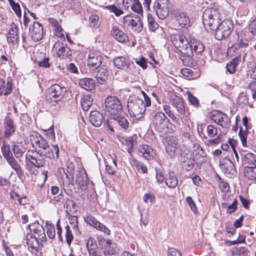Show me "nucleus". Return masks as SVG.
Wrapping results in <instances>:
<instances>
[{
	"label": "nucleus",
	"instance_id": "f257e3e1",
	"mask_svg": "<svg viewBox=\"0 0 256 256\" xmlns=\"http://www.w3.org/2000/svg\"><path fill=\"white\" fill-rule=\"evenodd\" d=\"M222 16L216 8H208L203 12L202 23L205 28L214 34L215 38L222 40L228 37L234 29L233 22L230 19L222 20Z\"/></svg>",
	"mask_w": 256,
	"mask_h": 256
},
{
	"label": "nucleus",
	"instance_id": "f03ea898",
	"mask_svg": "<svg viewBox=\"0 0 256 256\" xmlns=\"http://www.w3.org/2000/svg\"><path fill=\"white\" fill-rule=\"evenodd\" d=\"M35 145L36 154L34 156L42 160L46 158L55 160H58L60 150L58 144L52 145L50 147L46 140L42 137Z\"/></svg>",
	"mask_w": 256,
	"mask_h": 256
},
{
	"label": "nucleus",
	"instance_id": "7ed1b4c3",
	"mask_svg": "<svg viewBox=\"0 0 256 256\" xmlns=\"http://www.w3.org/2000/svg\"><path fill=\"white\" fill-rule=\"evenodd\" d=\"M154 129L161 134H172L176 130V126L170 122L165 114L161 112H156L152 118Z\"/></svg>",
	"mask_w": 256,
	"mask_h": 256
},
{
	"label": "nucleus",
	"instance_id": "20e7f679",
	"mask_svg": "<svg viewBox=\"0 0 256 256\" xmlns=\"http://www.w3.org/2000/svg\"><path fill=\"white\" fill-rule=\"evenodd\" d=\"M104 106L110 117L118 116L122 112V106L119 99L114 96H108L104 101Z\"/></svg>",
	"mask_w": 256,
	"mask_h": 256
},
{
	"label": "nucleus",
	"instance_id": "39448f33",
	"mask_svg": "<svg viewBox=\"0 0 256 256\" xmlns=\"http://www.w3.org/2000/svg\"><path fill=\"white\" fill-rule=\"evenodd\" d=\"M25 158L27 170L32 174L34 175L38 173V170L36 168L44 167L46 162V160H42L30 154H26Z\"/></svg>",
	"mask_w": 256,
	"mask_h": 256
},
{
	"label": "nucleus",
	"instance_id": "423d86ee",
	"mask_svg": "<svg viewBox=\"0 0 256 256\" xmlns=\"http://www.w3.org/2000/svg\"><path fill=\"white\" fill-rule=\"evenodd\" d=\"M128 112L131 116L137 117L143 114L146 110L142 100L135 98L134 100L128 99L127 104Z\"/></svg>",
	"mask_w": 256,
	"mask_h": 256
},
{
	"label": "nucleus",
	"instance_id": "0eeeda50",
	"mask_svg": "<svg viewBox=\"0 0 256 256\" xmlns=\"http://www.w3.org/2000/svg\"><path fill=\"white\" fill-rule=\"evenodd\" d=\"M170 4V0H155L153 9L160 19L164 20L168 16Z\"/></svg>",
	"mask_w": 256,
	"mask_h": 256
},
{
	"label": "nucleus",
	"instance_id": "6e6552de",
	"mask_svg": "<svg viewBox=\"0 0 256 256\" xmlns=\"http://www.w3.org/2000/svg\"><path fill=\"white\" fill-rule=\"evenodd\" d=\"M180 51V54H179V58L182 60L184 65L188 66L196 65V62L192 58L194 52L190 46V42L185 44Z\"/></svg>",
	"mask_w": 256,
	"mask_h": 256
},
{
	"label": "nucleus",
	"instance_id": "1a4fd4ad",
	"mask_svg": "<svg viewBox=\"0 0 256 256\" xmlns=\"http://www.w3.org/2000/svg\"><path fill=\"white\" fill-rule=\"evenodd\" d=\"M66 90L67 88L66 86L58 84H54L48 88L47 97L52 101L58 102L64 98Z\"/></svg>",
	"mask_w": 256,
	"mask_h": 256
},
{
	"label": "nucleus",
	"instance_id": "9d476101",
	"mask_svg": "<svg viewBox=\"0 0 256 256\" xmlns=\"http://www.w3.org/2000/svg\"><path fill=\"white\" fill-rule=\"evenodd\" d=\"M219 163L221 170L226 176L232 178L236 176V168L230 158L226 157L220 159Z\"/></svg>",
	"mask_w": 256,
	"mask_h": 256
},
{
	"label": "nucleus",
	"instance_id": "9b49d317",
	"mask_svg": "<svg viewBox=\"0 0 256 256\" xmlns=\"http://www.w3.org/2000/svg\"><path fill=\"white\" fill-rule=\"evenodd\" d=\"M10 114H8L4 120V138L9 140L16 132V125L14 120L10 116Z\"/></svg>",
	"mask_w": 256,
	"mask_h": 256
},
{
	"label": "nucleus",
	"instance_id": "f8f14e48",
	"mask_svg": "<svg viewBox=\"0 0 256 256\" xmlns=\"http://www.w3.org/2000/svg\"><path fill=\"white\" fill-rule=\"evenodd\" d=\"M28 31V34L34 41L38 42L42 39L43 26L38 22H34L32 26L29 28Z\"/></svg>",
	"mask_w": 256,
	"mask_h": 256
},
{
	"label": "nucleus",
	"instance_id": "ddd939ff",
	"mask_svg": "<svg viewBox=\"0 0 256 256\" xmlns=\"http://www.w3.org/2000/svg\"><path fill=\"white\" fill-rule=\"evenodd\" d=\"M179 146L177 140L173 136H170L166 138V144L165 146L166 150L168 154L171 157L174 158L176 156V150Z\"/></svg>",
	"mask_w": 256,
	"mask_h": 256
},
{
	"label": "nucleus",
	"instance_id": "4468645a",
	"mask_svg": "<svg viewBox=\"0 0 256 256\" xmlns=\"http://www.w3.org/2000/svg\"><path fill=\"white\" fill-rule=\"evenodd\" d=\"M102 56L97 52H90L88 58V64L92 70L98 69L102 64Z\"/></svg>",
	"mask_w": 256,
	"mask_h": 256
},
{
	"label": "nucleus",
	"instance_id": "2eb2a0df",
	"mask_svg": "<svg viewBox=\"0 0 256 256\" xmlns=\"http://www.w3.org/2000/svg\"><path fill=\"white\" fill-rule=\"evenodd\" d=\"M76 183L77 185L79 186V188L82 190H86L88 188V186L90 182L88 179L87 174L85 170L78 172L76 174Z\"/></svg>",
	"mask_w": 256,
	"mask_h": 256
},
{
	"label": "nucleus",
	"instance_id": "dca6fc26",
	"mask_svg": "<svg viewBox=\"0 0 256 256\" xmlns=\"http://www.w3.org/2000/svg\"><path fill=\"white\" fill-rule=\"evenodd\" d=\"M113 62L118 68L126 71L130 68L131 64H133L132 62L122 56H116L113 60Z\"/></svg>",
	"mask_w": 256,
	"mask_h": 256
},
{
	"label": "nucleus",
	"instance_id": "f3484780",
	"mask_svg": "<svg viewBox=\"0 0 256 256\" xmlns=\"http://www.w3.org/2000/svg\"><path fill=\"white\" fill-rule=\"evenodd\" d=\"M12 79L8 77L6 80V84L2 78H0V96H2L10 94L13 90V84Z\"/></svg>",
	"mask_w": 256,
	"mask_h": 256
},
{
	"label": "nucleus",
	"instance_id": "a211bd4d",
	"mask_svg": "<svg viewBox=\"0 0 256 256\" xmlns=\"http://www.w3.org/2000/svg\"><path fill=\"white\" fill-rule=\"evenodd\" d=\"M248 42L249 41L247 38H241L238 40L237 42L234 44L232 46L228 48V52H233L240 54V52L242 51L244 48L248 46Z\"/></svg>",
	"mask_w": 256,
	"mask_h": 256
},
{
	"label": "nucleus",
	"instance_id": "6ab92c4d",
	"mask_svg": "<svg viewBox=\"0 0 256 256\" xmlns=\"http://www.w3.org/2000/svg\"><path fill=\"white\" fill-rule=\"evenodd\" d=\"M103 114L98 110H93L90 112L89 120L91 124L96 127H99L104 120Z\"/></svg>",
	"mask_w": 256,
	"mask_h": 256
},
{
	"label": "nucleus",
	"instance_id": "aec40b11",
	"mask_svg": "<svg viewBox=\"0 0 256 256\" xmlns=\"http://www.w3.org/2000/svg\"><path fill=\"white\" fill-rule=\"evenodd\" d=\"M111 32L114 38L120 42L124 43L128 40V36L116 26L112 27Z\"/></svg>",
	"mask_w": 256,
	"mask_h": 256
},
{
	"label": "nucleus",
	"instance_id": "412c9836",
	"mask_svg": "<svg viewBox=\"0 0 256 256\" xmlns=\"http://www.w3.org/2000/svg\"><path fill=\"white\" fill-rule=\"evenodd\" d=\"M110 118V120H113V124H118V126L123 128L124 130L128 129L129 122L126 118L122 116L121 114H119L118 116H112Z\"/></svg>",
	"mask_w": 256,
	"mask_h": 256
},
{
	"label": "nucleus",
	"instance_id": "4be33fe9",
	"mask_svg": "<svg viewBox=\"0 0 256 256\" xmlns=\"http://www.w3.org/2000/svg\"><path fill=\"white\" fill-rule=\"evenodd\" d=\"M138 150L147 160L150 161L153 159L152 152L154 149L150 146L146 144H142L139 146Z\"/></svg>",
	"mask_w": 256,
	"mask_h": 256
},
{
	"label": "nucleus",
	"instance_id": "5701e85b",
	"mask_svg": "<svg viewBox=\"0 0 256 256\" xmlns=\"http://www.w3.org/2000/svg\"><path fill=\"white\" fill-rule=\"evenodd\" d=\"M38 240L36 235L28 233L26 236V244L29 248L32 250H34L38 252V248L40 246Z\"/></svg>",
	"mask_w": 256,
	"mask_h": 256
},
{
	"label": "nucleus",
	"instance_id": "b1692460",
	"mask_svg": "<svg viewBox=\"0 0 256 256\" xmlns=\"http://www.w3.org/2000/svg\"><path fill=\"white\" fill-rule=\"evenodd\" d=\"M190 42L193 52H194L198 55H202L205 49L204 44L200 40L195 38H192Z\"/></svg>",
	"mask_w": 256,
	"mask_h": 256
},
{
	"label": "nucleus",
	"instance_id": "393cba45",
	"mask_svg": "<svg viewBox=\"0 0 256 256\" xmlns=\"http://www.w3.org/2000/svg\"><path fill=\"white\" fill-rule=\"evenodd\" d=\"M80 86L88 91H90L95 88V80L90 78H84L79 80Z\"/></svg>",
	"mask_w": 256,
	"mask_h": 256
},
{
	"label": "nucleus",
	"instance_id": "a878e982",
	"mask_svg": "<svg viewBox=\"0 0 256 256\" xmlns=\"http://www.w3.org/2000/svg\"><path fill=\"white\" fill-rule=\"evenodd\" d=\"M172 105L175 107L180 114H185V102L183 99L179 96H176L172 101Z\"/></svg>",
	"mask_w": 256,
	"mask_h": 256
},
{
	"label": "nucleus",
	"instance_id": "bb28decb",
	"mask_svg": "<svg viewBox=\"0 0 256 256\" xmlns=\"http://www.w3.org/2000/svg\"><path fill=\"white\" fill-rule=\"evenodd\" d=\"M242 162L244 164L251 166H256V155L251 152L245 154H241Z\"/></svg>",
	"mask_w": 256,
	"mask_h": 256
},
{
	"label": "nucleus",
	"instance_id": "cd10ccee",
	"mask_svg": "<svg viewBox=\"0 0 256 256\" xmlns=\"http://www.w3.org/2000/svg\"><path fill=\"white\" fill-rule=\"evenodd\" d=\"M7 162L10 166L15 171L18 176L20 178H22L24 176V172L22 168L18 162L14 158H12L7 160Z\"/></svg>",
	"mask_w": 256,
	"mask_h": 256
},
{
	"label": "nucleus",
	"instance_id": "c85d7f7f",
	"mask_svg": "<svg viewBox=\"0 0 256 256\" xmlns=\"http://www.w3.org/2000/svg\"><path fill=\"white\" fill-rule=\"evenodd\" d=\"M165 183L170 188H174L178 184V178L174 172H169L168 174L166 175Z\"/></svg>",
	"mask_w": 256,
	"mask_h": 256
},
{
	"label": "nucleus",
	"instance_id": "c756f323",
	"mask_svg": "<svg viewBox=\"0 0 256 256\" xmlns=\"http://www.w3.org/2000/svg\"><path fill=\"white\" fill-rule=\"evenodd\" d=\"M182 161L183 166L187 172L190 171L194 168V158L192 154H188L184 156Z\"/></svg>",
	"mask_w": 256,
	"mask_h": 256
},
{
	"label": "nucleus",
	"instance_id": "7c9ffc66",
	"mask_svg": "<svg viewBox=\"0 0 256 256\" xmlns=\"http://www.w3.org/2000/svg\"><path fill=\"white\" fill-rule=\"evenodd\" d=\"M240 60V58L238 56H236L234 58L232 59L226 64V71L230 74H234L236 71V68L238 66Z\"/></svg>",
	"mask_w": 256,
	"mask_h": 256
},
{
	"label": "nucleus",
	"instance_id": "2f4dec72",
	"mask_svg": "<svg viewBox=\"0 0 256 256\" xmlns=\"http://www.w3.org/2000/svg\"><path fill=\"white\" fill-rule=\"evenodd\" d=\"M244 176L248 179L256 182V166H246L244 169Z\"/></svg>",
	"mask_w": 256,
	"mask_h": 256
},
{
	"label": "nucleus",
	"instance_id": "473e14b6",
	"mask_svg": "<svg viewBox=\"0 0 256 256\" xmlns=\"http://www.w3.org/2000/svg\"><path fill=\"white\" fill-rule=\"evenodd\" d=\"M11 144L12 150L15 157L17 158H20L25 152V148L20 146L18 143H16L14 140L11 142Z\"/></svg>",
	"mask_w": 256,
	"mask_h": 256
},
{
	"label": "nucleus",
	"instance_id": "72a5a7b5",
	"mask_svg": "<svg viewBox=\"0 0 256 256\" xmlns=\"http://www.w3.org/2000/svg\"><path fill=\"white\" fill-rule=\"evenodd\" d=\"M1 150L4 157L6 161L14 158L13 154L10 150V146L6 141H2Z\"/></svg>",
	"mask_w": 256,
	"mask_h": 256
},
{
	"label": "nucleus",
	"instance_id": "f704fd0d",
	"mask_svg": "<svg viewBox=\"0 0 256 256\" xmlns=\"http://www.w3.org/2000/svg\"><path fill=\"white\" fill-rule=\"evenodd\" d=\"M18 30L16 26L12 27L9 30L8 36V40L12 43L18 42L19 41V37L18 34Z\"/></svg>",
	"mask_w": 256,
	"mask_h": 256
},
{
	"label": "nucleus",
	"instance_id": "c9c22d12",
	"mask_svg": "<svg viewBox=\"0 0 256 256\" xmlns=\"http://www.w3.org/2000/svg\"><path fill=\"white\" fill-rule=\"evenodd\" d=\"M176 20L180 26L182 28H187L190 26V22L189 18L188 16L184 13L180 14L176 16Z\"/></svg>",
	"mask_w": 256,
	"mask_h": 256
},
{
	"label": "nucleus",
	"instance_id": "e433bc0d",
	"mask_svg": "<svg viewBox=\"0 0 256 256\" xmlns=\"http://www.w3.org/2000/svg\"><path fill=\"white\" fill-rule=\"evenodd\" d=\"M55 48L58 57L64 58L68 57V54H66V48L64 46H60V44H54L53 46V49Z\"/></svg>",
	"mask_w": 256,
	"mask_h": 256
},
{
	"label": "nucleus",
	"instance_id": "4c0bfd02",
	"mask_svg": "<svg viewBox=\"0 0 256 256\" xmlns=\"http://www.w3.org/2000/svg\"><path fill=\"white\" fill-rule=\"evenodd\" d=\"M80 104L83 110L84 111H88L92 104L90 96L89 95L84 96L81 98Z\"/></svg>",
	"mask_w": 256,
	"mask_h": 256
},
{
	"label": "nucleus",
	"instance_id": "58836bf2",
	"mask_svg": "<svg viewBox=\"0 0 256 256\" xmlns=\"http://www.w3.org/2000/svg\"><path fill=\"white\" fill-rule=\"evenodd\" d=\"M132 166L136 167L138 172L140 173L146 174L148 172V168L142 162L135 158L132 160Z\"/></svg>",
	"mask_w": 256,
	"mask_h": 256
},
{
	"label": "nucleus",
	"instance_id": "ea45409f",
	"mask_svg": "<svg viewBox=\"0 0 256 256\" xmlns=\"http://www.w3.org/2000/svg\"><path fill=\"white\" fill-rule=\"evenodd\" d=\"M155 172L157 182L158 184L162 183L166 178L164 174V170L160 166L155 168Z\"/></svg>",
	"mask_w": 256,
	"mask_h": 256
},
{
	"label": "nucleus",
	"instance_id": "a19ab883",
	"mask_svg": "<svg viewBox=\"0 0 256 256\" xmlns=\"http://www.w3.org/2000/svg\"><path fill=\"white\" fill-rule=\"evenodd\" d=\"M147 18L149 30L155 32L158 28V24L155 20L151 14H148L147 16Z\"/></svg>",
	"mask_w": 256,
	"mask_h": 256
},
{
	"label": "nucleus",
	"instance_id": "79ce46f5",
	"mask_svg": "<svg viewBox=\"0 0 256 256\" xmlns=\"http://www.w3.org/2000/svg\"><path fill=\"white\" fill-rule=\"evenodd\" d=\"M136 18L137 19V20H136L133 19L131 26L132 28H134V30L137 31L138 32H142L143 29L142 22L139 16H137Z\"/></svg>",
	"mask_w": 256,
	"mask_h": 256
},
{
	"label": "nucleus",
	"instance_id": "37998d69",
	"mask_svg": "<svg viewBox=\"0 0 256 256\" xmlns=\"http://www.w3.org/2000/svg\"><path fill=\"white\" fill-rule=\"evenodd\" d=\"M86 248L88 254L96 252L95 250L97 248L96 240L92 237H90L86 244Z\"/></svg>",
	"mask_w": 256,
	"mask_h": 256
},
{
	"label": "nucleus",
	"instance_id": "c03bdc74",
	"mask_svg": "<svg viewBox=\"0 0 256 256\" xmlns=\"http://www.w3.org/2000/svg\"><path fill=\"white\" fill-rule=\"evenodd\" d=\"M188 99L189 102L194 107L198 108L201 106L198 99L190 92H188Z\"/></svg>",
	"mask_w": 256,
	"mask_h": 256
},
{
	"label": "nucleus",
	"instance_id": "a18cd8bd",
	"mask_svg": "<svg viewBox=\"0 0 256 256\" xmlns=\"http://www.w3.org/2000/svg\"><path fill=\"white\" fill-rule=\"evenodd\" d=\"M34 234H36L38 239L43 242L46 241V238L45 234V230L44 227L42 226H38V228L34 232Z\"/></svg>",
	"mask_w": 256,
	"mask_h": 256
},
{
	"label": "nucleus",
	"instance_id": "49530a36",
	"mask_svg": "<svg viewBox=\"0 0 256 256\" xmlns=\"http://www.w3.org/2000/svg\"><path fill=\"white\" fill-rule=\"evenodd\" d=\"M131 9L132 11L139 14H143L142 7L139 0H133Z\"/></svg>",
	"mask_w": 256,
	"mask_h": 256
},
{
	"label": "nucleus",
	"instance_id": "de8ad7c7",
	"mask_svg": "<svg viewBox=\"0 0 256 256\" xmlns=\"http://www.w3.org/2000/svg\"><path fill=\"white\" fill-rule=\"evenodd\" d=\"M248 130L246 131L243 130L242 127H240L238 132V136L242 142V144L244 146H247V136L248 134Z\"/></svg>",
	"mask_w": 256,
	"mask_h": 256
},
{
	"label": "nucleus",
	"instance_id": "09e8293b",
	"mask_svg": "<svg viewBox=\"0 0 256 256\" xmlns=\"http://www.w3.org/2000/svg\"><path fill=\"white\" fill-rule=\"evenodd\" d=\"M10 198L11 199H14V196L18 198V202L20 205H24L26 204V202L24 200L26 199V197L25 196H20L14 190L10 192Z\"/></svg>",
	"mask_w": 256,
	"mask_h": 256
},
{
	"label": "nucleus",
	"instance_id": "8fccbe9b",
	"mask_svg": "<svg viewBox=\"0 0 256 256\" xmlns=\"http://www.w3.org/2000/svg\"><path fill=\"white\" fill-rule=\"evenodd\" d=\"M43 136H42L39 133L36 132H32L30 135V138L32 142V144L34 147V144H36L37 142L42 138Z\"/></svg>",
	"mask_w": 256,
	"mask_h": 256
},
{
	"label": "nucleus",
	"instance_id": "3c124183",
	"mask_svg": "<svg viewBox=\"0 0 256 256\" xmlns=\"http://www.w3.org/2000/svg\"><path fill=\"white\" fill-rule=\"evenodd\" d=\"M20 123L23 126H25L30 125L32 122V119L30 118L27 113L22 114L20 115Z\"/></svg>",
	"mask_w": 256,
	"mask_h": 256
},
{
	"label": "nucleus",
	"instance_id": "603ef678",
	"mask_svg": "<svg viewBox=\"0 0 256 256\" xmlns=\"http://www.w3.org/2000/svg\"><path fill=\"white\" fill-rule=\"evenodd\" d=\"M143 200L145 203H148L150 202L151 204H153L156 202V196L152 192L146 193L144 195Z\"/></svg>",
	"mask_w": 256,
	"mask_h": 256
},
{
	"label": "nucleus",
	"instance_id": "864d4df0",
	"mask_svg": "<svg viewBox=\"0 0 256 256\" xmlns=\"http://www.w3.org/2000/svg\"><path fill=\"white\" fill-rule=\"evenodd\" d=\"M84 221L90 226H92L94 228L97 225L98 222L96 218L91 214L87 215L86 217L84 218Z\"/></svg>",
	"mask_w": 256,
	"mask_h": 256
},
{
	"label": "nucleus",
	"instance_id": "5fc2aeb1",
	"mask_svg": "<svg viewBox=\"0 0 256 256\" xmlns=\"http://www.w3.org/2000/svg\"><path fill=\"white\" fill-rule=\"evenodd\" d=\"M47 224V234L50 238L54 239L55 238L56 232L54 229V225L52 224H48V222H46Z\"/></svg>",
	"mask_w": 256,
	"mask_h": 256
},
{
	"label": "nucleus",
	"instance_id": "6e6d98bb",
	"mask_svg": "<svg viewBox=\"0 0 256 256\" xmlns=\"http://www.w3.org/2000/svg\"><path fill=\"white\" fill-rule=\"evenodd\" d=\"M206 130L208 136L210 138L214 137L215 136L217 135L218 133V129L216 128L212 124L208 126Z\"/></svg>",
	"mask_w": 256,
	"mask_h": 256
},
{
	"label": "nucleus",
	"instance_id": "4d7b16f0",
	"mask_svg": "<svg viewBox=\"0 0 256 256\" xmlns=\"http://www.w3.org/2000/svg\"><path fill=\"white\" fill-rule=\"evenodd\" d=\"M186 200L188 206L190 207V210L195 214H196L198 212V209L197 207L196 206V204L192 200V198L190 196H187L186 198Z\"/></svg>",
	"mask_w": 256,
	"mask_h": 256
},
{
	"label": "nucleus",
	"instance_id": "13d9d810",
	"mask_svg": "<svg viewBox=\"0 0 256 256\" xmlns=\"http://www.w3.org/2000/svg\"><path fill=\"white\" fill-rule=\"evenodd\" d=\"M238 200L236 198L234 199L232 204H228L227 207L226 214H232L238 208Z\"/></svg>",
	"mask_w": 256,
	"mask_h": 256
},
{
	"label": "nucleus",
	"instance_id": "bf43d9fd",
	"mask_svg": "<svg viewBox=\"0 0 256 256\" xmlns=\"http://www.w3.org/2000/svg\"><path fill=\"white\" fill-rule=\"evenodd\" d=\"M218 114H220L221 116H224V120L223 122H224V124H220V126H222V128H228L230 126V118L228 117L227 114H226L218 111Z\"/></svg>",
	"mask_w": 256,
	"mask_h": 256
},
{
	"label": "nucleus",
	"instance_id": "052dcab7",
	"mask_svg": "<svg viewBox=\"0 0 256 256\" xmlns=\"http://www.w3.org/2000/svg\"><path fill=\"white\" fill-rule=\"evenodd\" d=\"M14 12L16 15L20 18L22 16V12L20 4L18 3H16L15 2H14L10 4Z\"/></svg>",
	"mask_w": 256,
	"mask_h": 256
},
{
	"label": "nucleus",
	"instance_id": "680f3d73",
	"mask_svg": "<svg viewBox=\"0 0 256 256\" xmlns=\"http://www.w3.org/2000/svg\"><path fill=\"white\" fill-rule=\"evenodd\" d=\"M248 73L252 79L256 80V64H251L248 66Z\"/></svg>",
	"mask_w": 256,
	"mask_h": 256
},
{
	"label": "nucleus",
	"instance_id": "e2e57ef3",
	"mask_svg": "<svg viewBox=\"0 0 256 256\" xmlns=\"http://www.w3.org/2000/svg\"><path fill=\"white\" fill-rule=\"evenodd\" d=\"M181 72L182 74L188 79L190 80L194 78L193 76L194 72L190 68H182V69Z\"/></svg>",
	"mask_w": 256,
	"mask_h": 256
},
{
	"label": "nucleus",
	"instance_id": "0e129e2a",
	"mask_svg": "<svg viewBox=\"0 0 256 256\" xmlns=\"http://www.w3.org/2000/svg\"><path fill=\"white\" fill-rule=\"evenodd\" d=\"M163 109L166 113L169 116V117L172 119L174 122H176L178 120L176 116H175L171 112L169 106L166 104L164 105Z\"/></svg>",
	"mask_w": 256,
	"mask_h": 256
},
{
	"label": "nucleus",
	"instance_id": "69168bd1",
	"mask_svg": "<svg viewBox=\"0 0 256 256\" xmlns=\"http://www.w3.org/2000/svg\"><path fill=\"white\" fill-rule=\"evenodd\" d=\"M99 17L96 14H92L89 18V20L90 22V26L95 28L98 26V21Z\"/></svg>",
	"mask_w": 256,
	"mask_h": 256
},
{
	"label": "nucleus",
	"instance_id": "338daca9",
	"mask_svg": "<svg viewBox=\"0 0 256 256\" xmlns=\"http://www.w3.org/2000/svg\"><path fill=\"white\" fill-rule=\"evenodd\" d=\"M50 58L44 57L42 60L38 62V66L46 68H48L51 66L52 63L49 62Z\"/></svg>",
	"mask_w": 256,
	"mask_h": 256
},
{
	"label": "nucleus",
	"instance_id": "774afa93",
	"mask_svg": "<svg viewBox=\"0 0 256 256\" xmlns=\"http://www.w3.org/2000/svg\"><path fill=\"white\" fill-rule=\"evenodd\" d=\"M248 29L256 38V18L252 20L248 25Z\"/></svg>",
	"mask_w": 256,
	"mask_h": 256
}]
</instances>
